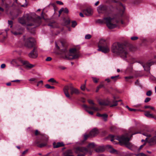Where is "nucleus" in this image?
<instances>
[{"label": "nucleus", "mask_w": 156, "mask_h": 156, "mask_svg": "<svg viewBox=\"0 0 156 156\" xmlns=\"http://www.w3.org/2000/svg\"><path fill=\"white\" fill-rule=\"evenodd\" d=\"M111 51L115 55H120L123 58L129 56V51L126 46L122 43L117 42L113 43L111 47Z\"/></svg>", "instance_id": "nucleus-1"}, {"label": "nucleus", "mask_w": 156, "mask_h": 156, "mask_svg": "<svg viewBox=\"0 0 156 156\" xmlns=\"http://www.w3.org/2000/svg\"><path fill=\"white\" fill-rule=\"evenodd\" d=\"M41 18L37 16L36 19H33L31 16L27 14L19 19V22L21 24H26L27 26H34V27L39 26L41 23Z\"/></svg>", "instance_id": "nucleus-2"}, {"label": "nucleus", "mask_w": 156, "mask_h": 156, "mask_svg": "<svg viewBox=\"0 0 156 156\" xmlns=\"http://www.w3.org/2000/svg\"><path fill=\"white\" fill-rule=\"evenodd\" d=\"M62 50L61 54L63 55V57L66 59L71 60L78 58L80 55L78 51L76 48H72L68 52L66 48L61 49Z\"/></svg>", "instance_id": "nucleus-3"}, {"label": "nucleus", "mask_w": 156, "mask_h": 156, "mask_svg": "<svg viewBox=\"0 0 156 156\" xmlns=\"http://www.w3.org/2000/svg\"><path fill=\"white\" fill-rule=\"evenodd\" d=\"M109 138H111L110 140L112 142L115 139L118 140L121 145H125L128 148L132 146L131 144L129 142L130 139L127 137H125L124 136H116L111 135L109 136Z\"/></svg>", "instance_id": "nucleus-4"}, {"label": "nucleus", "mask_w": 156, "mask_h": 156, "mask_svg": "<svg viewBox=\"0 0 156 156\" xmlns=\"http://www.w3.org/2000/svg\"><path fill=\"white\" fill-rule=\"evenodd\" d=\"M119 18L118 16L115 15L114 17H110L104 18L105 23H106L108 27L110 29H112L116 27L117 25L115 23H118L119 22Z\"/></svg>", "instance_id": "nucleus-5"}, {"label": "nucleus", "mask_w": 156, "mask_h": 156, "mask_svg": "<svg viewBox=\"0 0 156 156\" xmlns=\"http://www.w3.org/2000/svg\"><path fill=\"white\" fill-rule=\"evenodd\" d=\"M97 10L99 13L104 14L106 15L110 14L108 7L105 5H101L98 7Z\"/></svg>", "instance_id": "nucleus-6"}, {"label": "nucleus", "mask_w": 156, "mask_h": 156, "mask_svg": "<svg viewBox=\"0 0 156 156\" xmlns=\"http://www.w3.org/2000/svg\"><path fill=\"white\" fill-rule=\"evenodd\" d=\"M35 40L34 38L30 37L24 39V45L27 48H30L33 47L34 44Z\"/></svg>", "instance_id": "nucleus-7"}, {"label": "nucleus", "mask_w": 156, "mask_h": 156, "mask_svg": "<svg viewBox=\"0 0 156 156\" xmlns=\"http://www.w3.org/2000/svg\"><path fill=\"white\" fill-rule=\"evenodd\" d=\"M83 107L84 108L85 110L91 115H93V112L89 110H93L94 111H98L100 110L98 108L96 107V105H93L90 106H88L87 105H84Z\"/></svg>", "instance_id": "nucleus-8"}, {"label": "nucleus", "mask_w": 156, "mask_h": 156, "mask_svg": "<svg viewBox=\"0 0 156 156\" xmlns=\"http://www.w3.org/2000/svg\"><path fill=\"white\" fill-rule=\"evenodd\" d=\"M98 50L101 51L105 53H106L109 51L110 49L108 46L107 45L104 46L99 45Z\"/></svg>", "instance_id": "nucleus-9"}, {"label": "nucleus", "mask_w": 156, "mask_h": 156, "mask_svg": "<svg viewBox=\"0 0 156 156\" xmlns=\"http://www.w3.org/2000/svg\"><path fill=\"white\" fill-rule=\"evenodd\" d=\"M154 63V62L152 61H149L144 64H143L142 63H141L140 64H141L145 70L149 71L150 70V67Z\"/></svg>", "instance_id": "nucleus-10"}, {"label": "nucleus", "mask_w": 156, "mask_h": 156, "mask_svg": "<svg viewBox=\"0 0 156 156\" xmlns=\"http://www.w3.org/2000/svg\"><path fill=\"white\" fill-rule=\"evenodd\" d=\"M65 43L66 42L65 41H57L55 43V47L57 49H59L62 47L64 46Z\"/></svg>", "instance_id": "nucleus-11"}, {"label": "nucleus", "mask_w": 156, "mask_h": 156, "mask_svg": "<svg viewBox=\"0 0 156 156\" xmlns=\"http://www.w3.org/2000/svg\"><path fill=\"white\" fill-rule=\"evenodd\" d=\"M70 94L71 95L73 94L78 95L80 93L79 90L77 89L74 87L73 86H70Z\"/></svg>", "instance_id": "nucleus-12"}, {"label": "nucleus", "mask_w": 156, "mask_h": 156, "mask_svg": "<svg viewBox=\"0 0 156 156\" xmlns=\"http://www.w3.org/2000/svg\"><path fill=\"white\" fill-rule=\"evenodd\" d=\"M88 151V149L85 147H78L76 149V152L77 153L80 152L86 153Z\"/></svg>", "instance_id": "nucleus-13"}, {"label": "nucleus", "mask_w": 156, "mask_h": 156, "mask_svg": "<svg viewBox=\"0 0 156 156\" xmlns=\"http://www.w3.org/2000/svg\"><path fill=\"white\" fill-rule=\"evenodd\" d=\"M70 86L72 85L71 84H70L69 85L66 86L63 89V91L66 96L69 98H70V94L69 93L68 91L69 89L70 90Z\"/></svg>", "instance_id": "nucleus-14"}, {"label": "nucleus", "mask_w": 156, "mask_h": 156, "mask_svg": "<svg viewBox=\"0 0 156 156\" xmlns=\"http://www.w3.org/2000/svg\"><path fill=\"white\" fill-rule=\"evenodd\" d=\"M98 133V131L96 128H94L90 132L89 136L91 137H94L97 135Z\"/></svg>", "instance_id": "nucleus-15"}, {"label": "nucleus", "mask_w": 156, "mask_h": 156, "mask_svg": "<svg viewBox=\"0 0 156 156\" xmlns=\"http://www.w3.org/2000/svg\"><path fill=\"white\" fill-rule=\"evenodd\" d=\"M29 56L30 58H35L37 57V54L35 51V49H34L29 54Z\"/></svg>", "instance_id": "nucleus-16"}, {"label": "nucleus", "mask_w": 156, "mask_h": 156, "mask_svg": "<svg viewBox=\"0 0 156 156\" xmlns=\"http://www.w3.org/2000/svg\"><path fill=\"white\" fill-rule=\"evenodd\" d=\"M83 13L86 16H90L92 14V10L90 9H87L83 11Z\"/></svg>", "instance_id": "nucleus-17"}, {"label": "nucleus", "mask_w": 156, "mask_h": 156, "mask_svg": "<svg viewBox=\"0 0 156 156\" xmlns=\"http://www.w3.org/2000/svg\"><path fill=\"white\" fill-rule=\"evenodd\" d=\"M23 29L20 28L17 30L15 31L14 30L11 31L12 33L15 35H18L21 34H22Z\"/></svg>", "instance_id": "nucleus-18"}, {"label": "nucleus", "mask_w": 156, "mask_h": 156, "mask_svg": "<svg viewBox=\"0 0 156 156\" xmlns=\"http://www.w3.org/2000/svg\"><path fill=\"white\" fill-rule=\"evenodd\" d=\"M99 104L101 105H110V101L108 100H101L99 101Z\"/></svg>", "instance_id": "nucleus-19"}, {"label": "nucleus", "mask_w": 156, "mask_h": 156, "mask_svg": "<svg viewBox=\"0 0 156 156\" xmlns=\"http://www.w3.org/2000/svg\"><path fill=\"white\" fill-rule=\"evenodd\" d=\"M144 115L148 118H152L156 119V117L154 116L152 114H151L149 111H145Z\"/></svg>", "instance_id": "nucleus-20"}, {"label": "nucleus", "mask_w": 156, "mask_h": 156, "mask_svg": "<svg viewBox=\"0 0 156 156\" xmlns=\"http://www.w3.org/2000/svg\"><path fill=\"white\" fill-rule=\"evenodd\" d=\"M63 142H58L57 143L54 142L53 143V147L54 148H57L60 147H63L64 146Z\"/></svg>", "instance_id": "nucleus-21"}, {"label": "nucleus", "mask_w": 156, "mask_h": 156, "mask_svg": "<svg viewBox=\"0 0 156 156\" xmlns=\"http://www.w3.org/2000/svg\"><path fill=\"white\" fill-rule=\"evenodd\" d=\"M148 143L151 145H153L156 143V135L151 138L148 140Z\"/></svg>", "instance_id": "nucleus-22"}, {"label": "nucleus", "mask_w": 156, "mask_h": 156, "mask_svg": "<svg viewBox=\"0 0 156 156\" xmlns=\"http://www.w3.org/2000/svg\"><path fill=\"white\" fill-rule=\"evenodd\" d=\"M96 115L98 117H102L105 121L107 120V118L108 115L106 114H101L99 113H97Z\"/></svg>", "instance_id": "nucleus-23"}, {"label": "nucleus", "mask_w": 156, "mask_h": 156, "mask_svg": "<svg viewBox=\"0 0 156 156\" xmlns=\"http://www.w3.org/2000/svg\"><path fill=\"white\" fill-rule=\"evenodd\" d=\"M107 42L105 40L103 39H101L98 43V46L100 45L101 46H104L107 45Z\"/></svg>", "instance_id": "nucleus-24"}, {"label": "nucleus", "mask_w": 156, "mask_h": 156, "mask_svg": "<svg viewBox=\"0 0 156 156\" xmlns=\"http://www.w3.org/2000/svg\"><path fill=\"white\" fill-rule=\"evenodd\" d=\"M64 156H73L72 151L71 150H68L63 153Z\"/></svg>", "instance_id": "nucleus-25"}, {"label": "nucleus", "mask_w": 156, "mask_h": 156, "mask_svg": "<svg viewBox=\"0 0 156 156\" xmlns=\"http://www.w3.org/2000/svg\"><path fill=\"white\" fill-rule=\"evenodd\" d=\"M105 150L103 146H99L95 149V151L97 152H101L104 151Z\"/></svg>", "instance_id": "nucleus-26"}, {"label": "nucleus", "mask_w": 156, "mask_h": 156, "mask_svg": "<svg viewBox=\"0 0 156 156\" xmlns=\"http://www.w3.org/2000/svg\"><path fill=\"white\" fill-rule=\"evenodd\" d=\"M23 63L24 65H26L27 67L30 68H33L34 66V65L29 63L28 62L26 61H24Z\"/></svg>", "instance_id": "nucleus-27"}, {"label": "nucleus", "mask_w": 156, "mask_h": 156, "mask_svg": "<svg viewBox=\"0 0 156 156\" xmlns=\"http://www.w3.org/2000/svg\"><path fill=\"white\" fill-rule=\"evenodd\" d=\"M112 101V103L111 104L110 103V107H112L113 106H117L118 105V102L119 101Z\"/></svg>", "instance_id": "nucleus-28"}, {"label": "nucleus", "mask_w": 156, "mask_h": 156, "mask_svg": "<svg viewBox=\"0 0 156 156\" xmlns=\"http://www.w3.org/2000/svg\"><path fill=\"white\" fill-rule=\"evenodd\" d=\"M20 2H22L24 3V4H22L21 3H20V5L22 7H25L27 6V3L26 0H20Z\"/></svg>", "instance_id": "nucleus-29"}, {"label": "nucleus", "mask_w": 156, "mask_h": 156, "mask_svg": "<svg viewBox=\"0 0 156 156\" xmlns=\"http://www.w3.org/2000/svg\"><path fill=\"white\" fill-rule=\"evenodd\" d=\"M50 83H52V84L53 85H54L55 83H58V82L53 78L49 79V84H50Z\"/></svg>", "instance_id": "nucleus-30"}, {"label": "nucleus", "mask_w": 156, "mask_h": 156, "mask_svg": "<svg viewBox=\"0 0 156 156\" xmlns=\"http://www.w3.org/2000/svg\"><path fill=\"white\" fill-rule=\"evenodd\" d=\"M95 146V145L94 143H91L89 144L88 148V149L94 148Z\"/></svg>", "instance_id": "nucleus-31"}, {"label": "nucleus", "mask_w": 156, "mask_h": 156, "mask_svg": "<svg viewBox=\"0 0 156 156\" xmlns=\"http://www.w3.org/2000/svg\"><path fill=\"white\" fill-rule=\"evenodd\" d=\"M47 144V143L46 142H44L41 144H38L37 145V146L38 147L41 148L45 146Z\"/></svg>", "instance_id": "nucleus-32"}, {"label": "nucleus", "mask_w": 156, "mask_h": 156, "mask_svg": "<svg viewBox=\"0 0 156 156\" xmlns=\"http://www.w3.org/2000/svg\"><path fill=\"white\" fill-rule=\"evenodd\" d=\"M97 23H100L101 24L105 23V20H104V18L103 19H98L96 21Z\"/></svg>", "instance_id": "nucleus-33"}, {"label": "nucleus", "mask_w": 156, "mask_h": 156, "mask_svg": "<svg viewBox=\"0 0 156 156\" xmlns=\"http://www.w3.org/2000/svg\"><path fill=\"white\" fill-rule=\"evenodd\" d=\"M144 108H150L151 109L154 111H156V110L154 107H151V106H150V105L145 106H144Z\"/></svg>", "instance_id": "nucleus-34"}, {"label": "nucleus", "mask_w": 156, "mask_h": 156, "mask_svg": "<svg viewBox=\"0 0 156 156\" xmlns=\"http://www.w3.org/2000/svg\"><path fill=\"white\" fill-rule=\"evenodd\" d=\"M119 75H117L115 76H112L111 77V78L114 81H116L118 79Z\"/></svg>", "instance_id": "nucleus-35"}, {"label": "nucleus", "mask_w": 156, "mask_h": 156, "mask_svg": "<svg viewBox=\"0 0 156 156\" xmlns=\"http://www.w3.org/2000/svg\"><path fill=\"white\" fill-rule=\"evenodd\" d=\"M143 134L145 135V136H146L147 137L145 140V141H148L147 140L148 137H150L151 136V134L147 133H144Z\"/></svg>", "instance_id": "nucleus-36"}, {"label": "nucleus", "mask_w": 156, "mask_h": 156, "mask_svg": "<svg viewBox=\"0 0 156 156\" xmlns=\"http://www.w3.org/2000/svg\"><path fill=\"white\" fill-rule=\"evenodd\" d=\"M135 155L136 156H146L145 154L142 153H140L138 154H135Z\"/></svg>", "instance_id": "nucleus-37"}, {"label": "nucleus", "mask_w": 156, "mask_h": 156, "mask_svg": "<svg viewBox=\"0 0 156 156\" xmlns=\"http://www.w3.org/2000/svg\"><path fill=\"white\" fill-rule=\"evenodd\" d=\"M43 84V81H40L38 82L37 83V86H39V87H41Z\"/></svg>", "instance_id": "nucleus-38"}, {"label": "nucleus", "mask_w": 156, "mask_h": 156, "mask_svg": "<svg viewBox=\"0 0 156 156\" xmlns=\"http://www.w3.org/2000/svg\"><path fill=\"white\" fill-rule=\"evenodd\" d=\"M133 78L132 76H129L125 77V78L126 80V81H128L129 79H131Z\"/></svg>", "instance_id": "nucleus-39"}, {"label": "nucleus", "mask_w": 156, "mask_h": 156, "mask_svg": "<svg viewBox=\"0 0 156 156\" xmlns=\"http://www.w3.org/2000/svg\"><path fill=\"white\" fill-rule=\"evenodd\" d=\"M88 103L92 105H96L95 104L94 102L92 100H88Z\"/></svg>", "instance_id": "nucleus-40"}, {"label": "nucleus", "mask_w": 156, "mask_h": 156, "mask_svg": "<svg viewBox=\"0 0 156 156\" xmlns=\"http://www.w3.org/2000/svg\"><path fill=\"white\" fill-rule=\"evenodd\" d=\"M92 80L95 83H97L98 82V80L99 79H97L96 78L92 77Z\"/></svg>", "instance_id": "nucleus-41"}, {"label": "nucleus", "mask_w": 156, "mask_h": 156, "mask_svg": "<svg viewBox=\"0 0 156 156\" xmlns=\"http://www.w3.org/2000/svg\"><path fill=\"white\" fill-rule=\"evenodd\" d=\"M49 26L51 28H55L56 27L55 26V23H54L52 24H49Z\"/></svg>", "instance_id": "nucleus-42"}, {"label": "nucleus", "mask_w": 156, "mask_h": 156, "mask_svg": "<svg viewBox=\"0 0 156 156\" xmlns=\"http://www.w3.org/2000/svg\"><path fill=\"white\" fill-rule=\"evenodd\" d=\"M77 25V23L75 21H73L72 22V26L73 27H74Z\"/></svg>", "instance_id": "nucleus-43"}, {"label": "nucleus", "mask_w": 156, "mask_h": 156, "mask_svg": "<svg viewBox=\"0 0 156 156\" xmlns=\"http://www.w3.org/2000/svg\"><path fill=\"white\" fill-rule=\"evenodd\" d=\"M8 24L10 26V27L11 28L12 26L13 22L11 20H8Z\"/></svg>", "instance_id": "nucleus-44"}, {"label": "nucleus", "mask_w": 156, "mask_h": 156, "mask_svg": "<svg viewBox=\"0 0 156 156\" xmlns=\"http://www.w3.org/2000/svg\"><path fill=\"white\" fill-rule=\"evenodd\" d=\"M40 134V133L37 130H36L35 132V136H37Z\"/></svg>", "instance_id": "nucleus-45"}, {"label": "nucleus", "mask_w": 156, "mask_h": 156, "mask_svg": "<svg viewBox=\"0 0 156 156\" xmlns=\"http://www.w3.org/2000/svg\"><path fill=\"white\" fill-rule=\"evenodd\" d=\"M85 88V85L83 84L80 87L81 89L82 90H84Z\"/></svg>", "instance_id": "nucleus-46"}, {"label": "nucleus", "mask_w": 156, "mask_h": 156, "mask_svg": "<svg viewBox=\"0 0 156 156\" xmlns=\"http://www.w3.org/2000/svg\"><path fill=\"white\" fill-rule=\"evenodd\" d=\"M152 94V92L151 90L148 91L146 93V95L147 96H150Z\"/></svg>", "instance_id": "nucleus-47"}, {"label": "nucleus", "mask_w": 156, "mask_h": 156, "mask_svg": "<svg viewBox=\"0 0 156 156\" xmlns=\"http://www.w3.org/2000/svg\"><path fill=\"white\" fill-rule=\"evenodd\" d=\"M91 37V36L90 34L86 35L85 36V38L86 39H89Z\"/></svg>", "instance_id": "nucleus-48"}, {"label": "nucleus", "mask_w": 156, "mask_h": 156, "mask_svg": "<svg viewBox=\"0 0 156 156\" xmlns=\"http://www.w3.org/2000/svg\"><path fill=\"white\" fill-rule=\"evenodd\" d=\"M131 39L132 40L134 41L137 40L138 39V37L136 36H134L131 37Z\"/></svg>", "instance_id": "nucleus-49"}, {"label": "nucleus", "mask_w": 156, "mask_h": 156, "mask_svg": "<svg viewBox=\"0 0 156 156\" xmlns=\"http://www.w3.org/2000/svg\"><path fill=\"white\" fill-rule=\"evenodd\" d=\"M89 136H89V135H87V134L84 135V140H86L87 139V138Z\"/></svg>", "instance_id": "nucleus-50"}, {"label": "nucleus", "mask_w": 156, "mask_h": 156, "mask_svg": "<svg viewBox=\"0 0 156 156\" xmlns=\"http://www.w3.org/2000/svg\"><path fill=\"white\" fill-rule=\"evenodd\" d=\"M64 10V8H62L59 11V15H58L59 16H60V15L61 13H62V12H63V10Z\"/></svg>", "instance_id": "nucleus-51"}, {"label": "nucleus", "mask_w": 156, "mask_h": 156, "mask_svg": "<svg viewBox=\"0 0 156 156\" xmlns=\"http://www.w3.org/2000/svg\"><path fill=\"white\" fill-rule=\"evenodd\" d=\"M64 10V8H62L59 11V15H58L59 16H60V15L61 13H62V12H63V10Z\"/></svg>", "instance_id": "nucleus-52"}, {"label": "nucleus", "mask_w": 156, "mask_h": 156, "mask_svg": "<svg viewBox=\"0 0 156 156\" xmlns=\"http://www.w3.org/2000/svg\"><path fill=\"white\" fill-rule=\"evenodd\" d=\"M58 68L60 69L64 70L66 69V68L62 66H60L58 67Z\"/></svg>", "instance_id": "nucleus-53"}, {"label": "nucleus", "mask_w": 156, "mask_h": 156, "mask_svg": "<svg viewBox=\"0 0 156 156\" xmlns=\"http://www.w3.org/2000/svg\"><path fill=\"white\" fill-rule=\"evenodd\" d=\"M151 100V98H147L144 101L145 102H147Z\"/></svg>", "instance_id": "nucleus-54"}, {"label": "nucleus", "mask_w": 156, "mask_h": 156, "mask_svg": "<svg viewBox=\"0 0 156 156\" xmlns=\"http://www.w3.org/2000/svg\"><path fill=\"white\" fill-rule=\"evenodd\" d=\"M145 145V142L143 145H141L139 147L138 151H140V150Z\"/></svg>", "instance_id": "nucleus-55"}, {"label": "nucleus", "mask_w": 156, "mask_h": 156, "mask_svg": "<svg viewBox=\"0 0 156 156\" xmlns=\"http://www.w3.org/2000/svg\"><path fill=\"white\" fill-rule=\"evenodd\" d=\"M63 12L65 13H68L69 12V11H68V9H67L66 8H65V9H64V10H63Z\"/></svg>", "instance_id": "nucleus-56"}, {"label": "nucleus", "mask_w": 156, "mask_h": 156, "mask_svg": "<svg viewBox=\"0 0 156 156\" xmlns=\"http://www.w3.org/2000/svg\"><path fill=\"white\" fill-rule=\"evenodd\" d=\"M56 3L60 5H62L63 4V3L62 2H61V1H57L56 2Z\"/></svg>", "instance_id": "nucleus-57"}, {"label": "nucleus", "mask_w": 156, "mask_h": 156, "mask_svg": "<svg viewBox=\"0 0 156 156\" xmlns=\"http://www.w3.org/2000/svg\"><path fill=\"white\" fill-rule=\"evenodd\" d=\"M28 150H25V151H24L22 153V155H24L25 154H26V153H27V152H28Z\"/></svg>", "instance_id": "nucleus-58"}, {"label": "nucleus", "mask_w": 156, "mask_h": 156, "mask_svg": "<svg viewBox=\"0 0 156 156\" xmlns=\"http://www.w3.org/2000/svg\"><path fill=\"white\" fill-rule=\"evenodd\" d=\"M20 80H15L12 81V82H20Z\"/></svg>", "instance_id": "nucleus-59"}, {"label": "nucleus", "mask_w": 156, "mask_h": 156, "mask_svg": "<svg viewBox=\"0 0 156 156\" xmlns=\"http://www.w3.org/2000/svg\"><path fill=\"white\" fill-rule=\"evenodd\" d=\"M5 66V65L4 64H2L1 65V67L2 68H4Z\"/></svg>", "instance_id": "nucleus-60"}, {"label": "nucleus", "mask_w": 156, "mask_h": 156, "mask_svg": "<svg viewBox=\"0 0 156 156\" xmlns=\"http://www.w3.org/2000/svg\"><path fill=\"white\" fill-rule=\"evenodd\" d=\"M137 110L136 109H132V108H130V109H129V111H134V112H135L136 111H137Z\"/></svg>", "instance_id": "nucleus-61"}, {"label": "nucleus", "mask_w": 156, "mask_h": 156, "mask_svg": "<svg viewBox=\"0 0 156 156\" xmlns=\"http://www.w3.org/2000/svg\"><path fill=\"white\" fill-rule=\"evenodd\" d=\"M98 87H99V88H101V87H104V85L103 84H100L98 86Z\"/></svg>", "instance_id": "nucleus-62"}, {"label": "nucleus", "mask_w": 156, "mask_h": 156, "mask_svg": "<svg viewBox=\"0 0 156 156\" xmlns=\"http://www.w3.org/2000/svg\"><path fill=\"white\" fill-rule=\"evenodd\" d=\"M119 5H120V7H122L123 9L125 8L124 6L123 5L122 3H120L119 4Z\"/></svg>", "instance_id": "nucleus-63"}, {"label": "nucleus", "mask_w": 156, "mask_h": 156, "mask_svg": "<svg viewBox=\"0 0 156 156\" xmlns=\"http://www.w3.org/2000/svg\"><path fill=\"white\" fill-rule=\"evenodd\" d=\"M79 15L81 17H84L83 14L81 12H80V13Z\"/></svg>", "instance_id": "nucleus-64"}]
</instances>
